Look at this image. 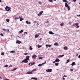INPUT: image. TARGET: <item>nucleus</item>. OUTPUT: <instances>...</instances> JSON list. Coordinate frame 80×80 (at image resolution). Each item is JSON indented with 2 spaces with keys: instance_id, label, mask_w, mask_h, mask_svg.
Segmentation results:
<instances>
[{
  "instance_id": "nucleus-1",
  "label": "nucleus",
  "mask_w": 80,
  "mask_h": 80,
  "mask_svg": "<svg viewBox=\"0 0 80 80\" xmlns=\"http://www.w3.org/2000/svg\"><path fill=\"white\" fill-rule=\"evenodd\" d=\"M5 9L6 11H7V12H10V11H11V10H10L11 8L8 7V6H7L6 7V8H5Z\"/></svg>"
},
{
  "instance_id": "nucleus-20",
  "label": "nucleus",
  "mask_w": 80,
  "mask_h": 80,
  "mask_svg": "<svg viewBox=\"0 0 80 80\" xmlns=\"http://www.w3.org/2000/svg\"><path fill=\"white\" fill-rule=\"evenodd\" d=\"M63 25H64V23H63V22H62V23H61V24H60V25L61 27H63Z\"/></svg>"
},
{
  "instance_id": "nucleus-40",
  "label": "nucleus",
  "mask_w": 80,
  "mask_h": 80,
  "mask_svg": "<svg viewBox=\"0 0 80 80\" xmlns=\"http://www.w3.org/2000/svg\"><path fill=\"white\" fill-rule=\"evenodd\" d=\"M0 35H1V36H2V37H3V34H2V33H1L0 34Z\"/></svg>"
},
{
  "instance_id": "nucleus-46",
  "label": "nucleus",
  "mask_w": 80,
  "mask_h": 80,
  "mask_svg": "<svg viewBox=\"0 0 80 80\" xmlns=\"http://www.w3.org/2000/svg\"><path fill=\"white\" fill-rule=\"evenodd\" d=\"M48 46H49V45H46V46L47 47V48H48V47H48Z\"/></svg>"
},
{
  "instance_id": "nucleus-14",
  "label": "nucleus",
  "mask_w": 80,
  "mask_h": 80,
  "mask_svg": "<svg viewBox=\"0 0 80 80\" xmlns=\"http://www.w3.org/2000/svg\"><path fill=\"white\" fill-rule=\"evenodd\" d=\"M76 65V64L75 63V62H72L71 64L72 66H73V65Z\"/></svg>"
},
{
  "instance_id": "nucleus-53",
  "label": "nucleus",
  "mask_w": 80,
  "mask_h": 80,
  "mask_svg": "<svg viewBox=\"0 0 80 80\" xmlns=\"http://www.w3.org/2000/svg\"><path fill=\"white\" fill-rule=\"evenodd\" d=\"M67 77V76H65V75H64L63 77Z\"/></svg>"
},
{
  "instance_id": "nucleus-27",
  "label": "nucleus",
  "mask_w": 80,
  "mask_h": 80,
  "mask_svg": "<svg viewBox=\"0 0 80 80\" xmlns=\"http://www.w3.org/2000/svg\"><path fill=\"white\" fill-rule=\"evenodd\" d=\"M17 68H15L13 70H12V71H14V70H17Z\"/></svg>"
},
{
  "instance_id": "nucleus-38",
  "label": "nucleus",
  "mask_w": 80,
  "mask_h": 80,
  "mask_svg": "<svg viewBox=\"0 0 80 80\" xmlns=\"http://www.w3.org/2000/svg\"><path fill=\"white\" fill-rule=\"evenodd\" d=\"M15 19V20H17V19H19V18L18 17H16Z\"/></svg>"
},
{
  "instance_id": "nucleus-39",
  "label": "nucleus",
  "mask_w": 80,
  "mask_h": 80,
  "mask_svg": "<svg viewBox=\"0 0 80 80\" xmlns=\"http://www.w3.org/2000/svg\"><path fill=\"white\" fill-rule=\"evenodd\" d=\"M4 52H2L1 53V55H4Z\"/></svg>"
},
{
  "instance_id": "nucleus-59",
  "label": "nucleus",
  "mask_w": 80,
  "mask_h": 80,
  "mask_svg": "<svg viewBox=\"0 0 80 80\" xmlns=\"http://www.w3.org/2000/svg\"><path fill=\"white\" fill-rule=\"evenodd\" d=\"M1 78H2V77L1 76H0V79H1Z\"/></svg>"
},
{
  "instance_id": "nucleus-7",
  "label": "nucleus",
  "mask_w": 80,
  "mask_h": 80,
  "mask_svg": "<svg viewBox=\"0 0 80 80\" xmlns=\"http://www.w3.org/2000/svg\"><path fill=\"white\" fill-rule=\"evenodd\" d=\"M25 59L27 60H29V59H30V56H26Z\"/></svg>"
},
{
  "instance_id": "nucleus-37",
  "label": "nucleus",
  "mask_w": 80,
  "mask_h": 80,
  "mask_svg": "<svg viewBox=\"0 0 80 80\" xmlns=\"http://www.w3.org/2000/svg\"><path fill=\"white\" fill-rule=\"evenodd\" d=\"M4 67H8V65H4Z\"/></svg>"
},
{
  "instance_id": "nucleus-64",
  "label": "nucleus",
  "mask_w": 80,
  "mask_h": 80,
  "mask_svg": "<svg viewBox=\"0 0 80 80\" xmlns=\"http://www.w3.org/2000/svg\"><path fill=\"white\" fill-rule=\"evenodd\" d=\"M37 24H38V25H39V24H38V23H37Z\"/></svg>"
},
{
  "instance_id": "nucleus-2",
  "label": "nucleus",
  "mask_w": 80,
  "mask_h": 80,
  "mask_svg": "<svg viewBox=\"0 0 80 80\" xmlns=\"http://www.w3.org/2000/svg\"><path fill=\"white\" fill-rule=\"evenodd\" d=\"M65 7L68 8V10L69 11L70 10V6H68V4H67V3L66 2L65 3Z\"/></svg>"
},
{
  "instance_id": "nucleus-44",
  "label": "nucleus",
  "mask_w": 80,
  "mask_h": 80,
  "mask_svg": "<svg viewBox=\"0 0 80 80\" xmlns=\"http://www.w3.org/2000/svg\"><path fill=\"white\" fill-rule=\"evenodd\" d=\"M22 18V17L20 16H19V18Z\"/></svg>"
},
{
  "instance_id": "nucleus-51",
  "label": "nucleus",
  "mask_w": 80,
  "mask_h": 80,
  "mask_svg": "<svg viewBox=\"0 0 80 80\" xmlns=\"http://www.w3.org/2000/svg\"><path fill=\"white\" fill-rule=\"evenodd\" d=\"M70 70H71V71H73V69H71Z\"/></svg>"
},
{
  "instance_id": "nucleus-33",
  "label": "nucleus",
  "mask_w": 80,
  "mask_h": 80,
  "mask_svg": "<svg viewBox=\"0 0 80 80\" xmlns=\"http://www.w3.org/2000/svg\"><path fill=\"white\" fill-rule=\"evenodd\" d=\"M9 30H10V29H6V32H9Z\"/></svg>"
},
{
  "instance_id": "nucleus-4",
  "label": "nucleus",
  "mask_w": 80,
  "mask_h": 80,
  "mask_svg": "<svg viewBox=\"0 0 80 80\" xmlns=\"http://www.w3.org/2000/svg\"><path fill=\"white\" fill-rule=\"evenodd\" d=\"M46 72H52V69H49L46 70Z\"/></svg>"
},
{
  "instance_id": "nucleus-16",
  "label": "nucleus",
  "mask_w": 80,
  "mask_h": 80,
  "mask_svg": "<svg viewBox=\"0 0 80 80\" xmlns=\"http://www.w3.org/2000/svg\"><path fill=\"white\" fill-rule=\"evenodd\" d=\"M54 45H55L56 46H58V44L57 43V42H55L54 44Z\"/></svg>"
},
{
  "instance_id": "nucleus-18",
  "label": "nucleus",
  "mask_w": 80,
  "mask_h": 80,
  "mask_svg": "<svg viewBox=\"0 0 80 80\" xmlns=\"http://www.w3.org/2000/svg\"><path fill=\"white\" fill-rule=\"evenodd\" d=\"M26 23L27 24H31V22H28V21H26Z\"/></svg>"
},
{
  "instance_id": "nucleus-12",
  "label": "nucleus",
  "mask_w": 80,
  "mask_h": 80,
  "mask_svg": "<svg viewBox=\"0 0 80 80\" xmlns=\"http://www.w3.org/2000/svg\"><path fill=\"white\" fill-rule=\"evenodd\" d=\"M55 62H60V60L58 58H57L56 59Z\"/></svg>"
},
{
  "instance_id": "nucleus-57",
  "label": "nucleus",
  "mask_w": 80,
  "mask_h": 80,
  "mask_svg": "<svg viewBox=\"0 0 80 80\" xmlns=\"http://www.w3.org/2000/svg\"><path fill=\"white\" fill-rule=\"evenodd\" d=\"M48 47H52L51 45H49Z\"/></svg>"
},
{
  "instance_id": "nucleus-47",
  "label": "nucleus",
  "mask_w": 80,
  "mask_h": 80,
  "mask_svg": "<svg viewBox=\"0 0 80 80\" xmlns=\"http://www.w3.org/2000/svg\"><path fill=\"white\" fill-rule=\"evenodd\" d=\"M39 4H42V2H39Z\"/></svg>"
},
{
  "instance_id": "nucleus-10",
  "label": "nucleus",
  "mask_w": 80,
  "mask_h": 80,
  "mask_svg": "<svg viewBox=\"0 0 80 80\" xmlns=\"http://www.w3.org/2000/svg\"><path fill=\"white\" fill-rule=\"evenodd\" d=\"M45 63H46V61H45V62L44 63H42V64H38V66H39V67H40V66H42V65H43L44 64H45Z\"/></svg>"
},
{
  "instance_id": "nucleus-26",
  "label": "nucleus",
  "mask_w": 80,
  "mask_h": 80,
  "mask_svg": "<svg viewBox=\"0 0 80 80\" xmlns=\"http://www.w3.org/2000/svg\"><path fill=\"white\" fill-rule=\"evenodd\" d=\"M16 52L14 51H12L10 52V53H15Z\"/></svg>"
},
{
  "instance_id": "nucleus-5",
  "label": "nucleus",
  "mask_w": 80,
  "mask_h": 80,
  "mask_svg": "<svg viewBox=\"0 0 80 80\" xmlns=\"http://www.w3.org/2000/svg\"><path fill=\"white\" fill-rule=\"evenodd\" d=\"M78 23H74L72 25V26H74V27H77V26H78Z\"/></svg>"
},
{
  "instance_id": "nucleus-61",
  "label": "nucleus",
  "mask_w": 80,
  "mask_h": 80,
  "mask_svg": "<svg viewBox=\"0 0 80 80\" xmlns=\"http://www.w3.org/2000/svg\"><path fill=\"white\" fill-rule=\"evenodd\" d=\"M0 2H2V0H0Z\"/></svg>"
},
{
  "instance_id": "nucleus-30",
  "label": "nucleus",
  "mask_w": 80,
  "mask_h": 80,
  "mask_svg": "<svg viewBox=\"0 0 80 80\" xmlns=\"http://www.w3.org/2000/svg\"><path fill=\"white\" fill-rule=\"evenodd\" d=\"M36 70H37V69H33L32 70V72H33L34 71H36Z\"/></svg>"
},
{
  "instance_id": "nucleus-50",
  "label": "nucleus",
  "mask_w": 80,
  "mask_h": 80,
  "mask_svg": "<svg viewBox=\"0 0 80 80\" xmlns=\"http://www.w3.org/2000/svg\"><path fill=\"white\" fill-rule=\"evenodd\" d=\"M4 80H9V79H5Z\"/></svg>"
},
{
  "instance_id": "nucleus-54",
  "label": "nucleus",
  "mask_w": 80,
  "mask_h": 80,
  "mask_svg": "<svg viewBox=\"0 0 80 80\" xmlns=\"http://www.w3.org/2000/svg\"><path fill=\"white\" fill-rule=\"evenodd\" d=\"M33 22H34V23H36V22H37V21H34Z\"/></svg>"
},
{
  "instance_id": "nucleus-49",
  "label": "nucleus",
  "mask_w": 80,
  "mask_h": 80,
  "mask_svg": "<svg viewBox=\"0 0 80 80\" xmlns=\"http://www.w3.org/2000/svg\"><path fill=\"white\" fill-rule=\"evenodd\" d=\"M42 58H43V57H40L39 58V59H42Z\"/></svg>"
},
{
  "instance_id": "nucleus-58",
  "label": "nucleus",
  "mask_w": 80,
  "mask_h": 80,
  "mask_svg": "<svg viewBox=\"0 0 80 80\" xmlns=\"http://www.w3.org/2000/svg\"><path fill=\"white\" fill-rule=\"evenodd\" d=\"M62 79H63V80H65V78L63 77V78H62Z\"/></svg>"
},
{
  "instance_id": "nucleus-29",
  "label": "nucleus",
  "mask_w": 80,
  "mask_h": 80,
  "mask_svg": "<svg viewBox=\"0 0 80 80\" xmlns=\"http://www.w3.org/2000/svg\"><path fill=\"white\" fill-rule=\"evenodd\" d=\"M2 30L4 31V32H7V29H3Z\"/></svg>"
},
{
  "instance_id": "nucleus-63",
  "label": "nucleus",
  "mask_w": 80,
  "mask_h": 80,
  "mask_svg": "<svg viewBox=\"0 0 80 80\" xmlns=\"http://www.w3.org/2000/svg\"><path fill=\"white\" fill-rule=\"evenodd\" d=\"M77 56H78V54H77Z\"/></svg>"
},
{
  "instance_id": "nucleus-45",
  "label": "nucleus",
  "mask_w": 80,
  "mask_h": 80,
  "mask_svg": "<svg viewBox=\"0 0 80 80\" xmlns=\"http://www.w3.org/2000/svg\"><path fill=\"white\" fill-rule=\"evenodd\" d=\"M69 25H71L72 24V22H70L69 23Z\"/></svg>"
},
{
  "instance_id": "nucleus-11",
  "label": "nucleus",
  "mask_w": 80,
  "mask_h": 80,
  "mask_svg": "<svg viewBox=\"0 0 80 80\" xmlns=\"http://www.w3.org/2000/svg\"><path fill=\"white\" fill-rule=\"evenodd\" d=\"M36 57H37V56L36 55H34L32 56V58H36Z\"/></svg>"
},
{
  "instance_id": "nucleus-34",
  "label": "nucleus",
  "mask_w": 80,
  "mask_h": 80,
  "mask_svg": "<svg viewBox=\"0 0 80 80\" xmlns=\"http://www.w3.org/2000/svg\"><path fill=\"white\" fill-rule=\"evenodd\" d=\"M60 57L62 58V57H64V55H60Z\"/></svg>"
},
{
  "instance_id": "nucleus-6",
  "label": "nucleus",
  "mask_w": 80,
  "mask_h": 80,
  "mask_svg": "<svg viewBox=\"0 0 80 80\" xmlns=\"http://www.w3.org/2000/svg\"><path fill=\"white\" fill-rule=\"evenodd\" d=\"M33 74V72H32V71L31 72L29 71L27 72L26 73V74Z\"/></svg>"
},
{
  "instance_id": "nucleus-15",
  "label": "nucleus",
  "mask_w": 80,
  "mask_h": 80,
  "mask_svg": "<svg viewBox=\"0 0 80 80\" xmlns=\"http://www.w3.org/2000/svg\"><path fill=\"white\" fill-rule=\"evenodd\" d=\"M39 36V35H38V34H36L35 35V38H38V36Z\"/></svg>"
},
{
  "instance_id": "nucleus-52",
  "label": "nucleus",
  "mask_w": 80,
  "mask_h": 80,
  "mask_svg": "<svg viewBox=\"0 0 80 80\" xmlns=\"http://www.w3.org/2000/svg\"><path fill=\"white\" fill-rule=\"evenodd\" d=\"M73 2H77L76 0H73Z\"/></svg>"
},
{
  "instance_id": "nucleus-43",
  "label": "nucleus",
  "mask_w": 80,
  "mask_h": 80,
  "mask_svg": "<svg viewBox=\"0 0 80 80\" xmlns=\"http://www.w3.org/2000/svg\"><path fill=\"white\" fill-rule=\"evenodd\" d=\"M48 20H47V21L45 22V23H48Z\"/></svg>"
},
{
  "instance_id": "nucleus-21",
  "label": "nucleus",
  "mask_w": 80,
  "mask_h": 80,
  "mask_svg": "<svg viewBox=\"0 0 80 80\" xmlns=\"http://www.w3.org/2000/svg\"><path fill=\"white\" fill-rule=\"evenodd\" d=\"M59 64V63H55V65H56V66H58Z\"/></svg>"
},
{
  "instance_id": "nucleus-19",
  "label": "nucleus",
  "mask_w": 80,
  "mask_h": 80,
  "mask_svg": "<svg viewBox=\"0 0 80 80\" xmlns=\"http://www.w3.org/2000/svg\"><path fill=\"white\" fill-rule=\"evenodd\" d=\"M68 48V47L67 46H65V47H64V49H65V50H68V48Z\"/></svg>"
},
{
  "instance_id": "nucleus-55",
  "label": "nucleus",
  "mask_w": 80,
  "mask_h": 80,
  "mask_svg": "<svg viewBox=\"0 0 80 80\" xmlns=\"http://www.w3.org/2000/svg\"><path fill=\"white\" fill-rule=\"evenodd\" d=\"M55 62H55V61L53 62V63H55Z\"/></svg>"
},
{
  "instance_id": "nucleus-23",
  "label": "nucleus",
  "mask_w": 80,
  "mask_h": 80,
  "mask_svg": "<svg viewBox=\"0 0 80 80\" xmlns=\"http://www.w3.org/2000/svg\"><path fill=\"white\" fill-rule=\"evenodd\" d=\"M62 2H67V3H68V1H67V0H62Z\"/></svg>"
},
{
  "instance_id": "nucleus-56",
  "label": "nucleus",
  "mask_w": 80,
  "mask_h": 80,
  "mask_svg": "<svg viewBox=\"0 0 80 80\" xmlns=\"http://www.w3.org/2000/svg\"><path fill=\"white\" fill-rule=\"evenodd\" d=\"M79 28V26H78V27H76V28Z\"/></svg>"
},
{
  "instance_id": "nucleus-35",
  "label": "nucleus",
  "mask_w": 80,
  "mask_h": 80,
  "mask_svg": "<svg viewBox=\"0 0 80 80\" xmlns=\"http://www.w3.org/2000/svg\"><path fill=\"white\" fill-rule=\"evenodd\" d=\"M29 65H32V62H30L29 63Z\"/></svg>"
},
{
  "instance_id": "nucleus-48",
  "label": "nucleus",
  "mask_w": 80,
  "mask_h": 80,
  "mask_svg": "<svg viewBox=\"0 0 80 80\" xmlns=\"http://www.w3.org/2000/svg\"><path fill=\"white\" fill-rule=\"evenodd\" d=\"M49 1H50L51 2H53V0H49Z\"/></svg>"
},
{
  "instance_id": "nucleus-9",
  "label": "nucleus",
  "mask_w": 80,
  "mask_h": 80,
  "mask_svg": "<svg viewBox=\"0 0 80 80\" xmlns=\"http://www.w3.org/2000/svg\"><path fill=\"white\" fill-rule=\"evenodd\" d=\"M21 43H22V42L19 40H17L16 41V43H18V44H20Z\"/></svg>"
},
{
  "instance_id": "nucleus-8",
  "label": "nucleus",
  "mask_w": 80,
  "mask_h": 80,
  "mask_svg": "<svg viewBox=\"0 0 80 80\" xmlns=\"http://www.w3.org/2000/svg\"><path fill=\"white\" fill-rule=\"evenodd\" d=\"M43 13V11H42L40 12L38 14V16H40V15H42V14Z\"/></svg>"
},
{
  "instance_id": "nucleus-22",
  "label": "nucleus",
  "mask_w": 80,
  "mask_h": 80,
  "mask_svg": "<svg viewBox=\"0 0 80 80\" xmlns=\"http://www.w3.org/2000/svg\"><path fill=\"white\" fill-rule=\"evenodd\" d=\"M24 20V19L23 18H21L20 19V21L21 22L22 21V20Z\"/></svg>"
},
{
  "instance_id": "nucleus-28",
  "label": "nucleus",
  "mask_w": 80,
  "mask_h": 80,
  "mask_svg": "<svg viewBox=\"0 0 80 80\" xmlns=\"http://www.w3.org/2000/svg\"><path fill=\"white\" fill-rule=\"evenodd\" d=\"M42 47V45H38V48H40V47Z\"/></svg>"
},
{
  "instance_id": "nucleus-13",
  "label": "nucleus",
  "mask_w": 80,
  "mask_h": 80,
  "mask_svg": "<svg viewBox=\"0 0 80 80\" xmlns=\"http://www.w3.org/2000/svg\"><path fill=\"white\" fill-rule=\"evenodd\" d=\"M49 33L51 35H53V34H54V33L52 31L49 32Z\"/></svg>"
},
{
  "instance_id": "nucleus-3",
  "label": "nucleus",
  "mask_w": 80,
  "mask_h": 80,
  "mask_svg": "<svg viewBox=\"0 0 80 80\" xmlns=\"http://www.w3.org/2000/svg\"><path fill=\"white\" fill-rule=\"evenodd\" d=\"M28 63V60H27L26 59L22 61V62L21 63Z\"/></svg>"
},
{
  "instance_id": "nucleus-36",
  "label": "nucleus",
  "mask_w": 80,
  "mask_h": 80,
  "mask_svg": "<svg viewBox=\"0 0 80 80\" xmlns=\"http://www.w3.org/2000/svg\"><path fill=\"white\" fill-rule=\"evenodd\" d=\"M24 55H28V54L27 52L24 53Z\"/></svg>"
},
{
  "instance_id": "nucleus-25",
  "label": "nucleus",
  "mask_w": 80,
  "mask_h": 80,
  "mask_svg": "<svg viewBox=\"0 0 80 80\" xmlns=\"http://www.w3.org/2000/svg\"><path fill=\"white\" fill-rule=\"evenodd\" d=\"M30 48L29 49V50H32L33 48H32L31 46H30Z\"/></svg>"
},
{
  "instance_id": "nucleus-60",
  "label": "nucleus",
  "mask_w": 80,
  "mask_h": 80,
  "mask_svg": "<svg viewBox=\"0 0 80 80\" xmlns=\"http://www.w3.org/2000/svg\"><path fill=\"white\" fill-rule=\"evenodd\" d=\"M39 40H42V38H40Z\"/></svg>"
},
{
  "instance_id": "nucleus-17",
  "label": "nucleus",
  "mask_w": 80,
  "mask_h": 80,
  "mask_svg": "<svg viewBox=\"0 0 80 80\" xmlns=\"http://www.w3.org/2000/svg\"><path fill=\"white\" fill-rule=\"evenodd\" d=\"M31 79L36 80H38V79H37V78H32Z\"/></svg>"
},
{
  "instance_id": "nucleus-32",
  "label": "nucleus",
  "mask_w": 80,
  "mask_h": 80,
  "mask_svg": "<svg viewBox=\"0 0 80 80\" xmlns=\"http://www.w3.org/2000/svg\"><path fill=\"white\" fill-rule=\"evenodd\" d=\"M23 32V30H21L20 31H19V33H22Z\"/></svg>"
},
{
  "instance_id": "nucleus-42",
  "label": "nucleus",
  "mask_w": 80,
  "mask_h": 80,
  "mask_svg": "<svg viewBox=\"0 0 80 80\" xmlns=\"http://www.w3.org/2000/svg\"><path fill=\"white\" fill-rule=\"evenodd\" d=\"M24 35H25V34H27V32H25L24 33Z\"/></svg>"
},
{
  "instance_id": "nucleus-41",
  "label": "nucleus",
  "mask_w": 80,
  "mask_h": 80,
  "mask_svg": "<svg viewBox=\"0 0 80 80\" xmlns=\"http://www.w3.org/2000/svg\"><path fill=\"white\" fill-rule=\"evenodd\" d=\"M34 64H35V62H32V65H33Z\"/></svg>"
},
{
  "instance_id": "nucleus-24",
  "label": "nucleus",
  "mask_w": 80,
  "mask_h": 80,
  "mask_svg": "<svg viewBox=\"0 0 80 80\" xmlns=\"http://www.w3.org/2000/svg\"><path fill=\"white\" fill-rule=\"evenodd\" d=\"M70 62V60L69 59L67 60V62H66V63H68V62Z\"/></svg>"
},
{
  "instance_id": "nucleus-31",
  "label": "nucleus",
  "mask_w": 80,
  "mask_h": 80,
  "mask_svg": "<svg viewBox=\"0 0 80 80\" xmlns=\"http://www.w3.org/2000/svg\"><path fill=\"white\" fill-rule=\"evenodd\" d=\"M6 22H10V20H9V19H7Z\"/></svg>"
},
{
  "instance_id": "nucleus-62",
  "label": "nucleus",
  "mask_w": 80,
  "mask_h": 80,
  "mask_svg": "<svg viewBox=\"0 0 80 80\" xmlns=\"http://www.w3.org/2000/svg\"><path fill=\"white\" fill-rule=\"evenodd\" d=\"M23 35H24L23 34H22V36H23Z\"/></svg>"
}]
</instances>
